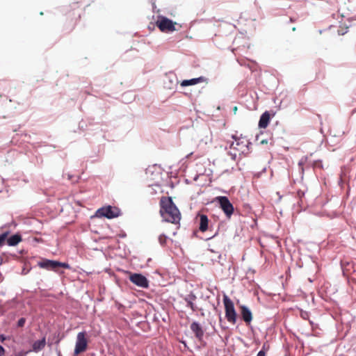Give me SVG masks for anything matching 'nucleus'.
<instances>
[{
    "mask_svg": "<svg viewBox=\"0 0 356 356\" xmlns=\"http://www.w3.org/2000/svg\"><path fill=\"white\" fill-rule=\"evenodd\" d=\"M160 213L163 220L173 224H178L181 213L170 197H162L160 200Z\"/></svg>",
    "mask_w": 356,
    "mask_h": 356,
    "instance_id": "f257e3e1",
    "label": "nucleus"
},
{
    "mask_svg": "<svg viewBox=\"0 0 356 356\" xmlns=\"http://www.w3.org/2000/svg\"><path fill=\"white\" fill-rule=\"evenodd\" d=\"M225 318L229 323L234 325L237 320V314L233 301L226 295L223 296Z\"/></svg>",
    "mask_w": 356,
    "mask_h": 356,
    "instance_id": "f03ea898",
    "label": "nucleus"
},
{
    "mask_svg": "<svg viewBox=\"0 0 356 356\" xmlns=\"http://www.w3.org/2000/svg\"><path fill=\"white\" fill-rule=\"evenodd\" d=\"M38 266L40 268L46 269L47 270H53L58 272L59 268L70 269V266L67 263L60 262L58 261L50 260L47 259H42L38 262Z\"/></svg>",
    "mask_w": 356,
    "mask_h": 356,
    "instance_id": "7ed1b4c3",
    "label": "nucleus"
},
{
    "mask_svg": "<svg viewBox=\"0 0 356 356\" xmlns=\"http://www.w3.org/2000/svg\"><path fill=\"white\" fill-rule=\"evenodd\" d=\"M121 211L120 209L115 207L107 206L103 207L96 211V216L106 217L107 218H114L120 216Z\"/></svg>",
    "mask_w": 356,
    "mask_h": 356,
    "instance_id": "20e7f679",
    "label": "nucleus"
},
{
    "mask_svg": "<svg viewBox=\"0 0 356 356\" xmlns=\"http://www.w3.org/2000/svg\"><path fill=\"white\" fill-rule=\"evenodd\" d=\"M156 25L161 32L169 33L176 30L175 26L176 22L163 16L159 17Z\"/></svg>",
    "mask_w": 356,
    "mask_h": 356,
    "instance_id": "39448f33",
    "label": "nucleus"
},
{
    "mask_svg": "<svg viewBox=\"0 0 356 356\" xmlns=\"http://www.w3.org/2000/svg\"><path fill=\"white\" fill-rule=\"evenodd\" d=\"M216 201L219 204L227 218H230L234 209L229 199L226 196H218L216 197Z\"/></svg>",
    "mask_w": 356,
    "mask_h": 356,
    "instance_id": "423d86ee",
    "label": "nucleus"
},
{
    "mask_svg": "<svg viewBox=\"0 0 356 356\" xmlns=\"http://www.w3.org/2000/svg\"><path fill=\"white\" fill-rule=\"evenodd\" d=\"M232 138L234 140V141H232L229 145V148L236 152L241 153H244L247 148L248 141L243 138H238L235 135H232Z\"/></svg>",
    "mask_w": 356,
    "mask_h": 356,
    "instance_id": "0eeeda50",
    "label": "nucleus"
},
{
    "mask_svg": "<svg viewBox=\"0 0 356 356\" xmlns=\"http://www.w3.org/2000/svg\"><path fill=\"white\" fill-rule=\"evenodd\" d=\"M88 346V341L86 339V333L85 332H79L76 337V341L74 348V354L79 355L86 350Z\"/></svg>",
    "mask_w": 356,
    "mask_h": 356,
    "instance_id": "6e6552de",
    "label": "nucleus"
},
{
    "mask_svg": "<svg viewBox=\"0 0 356 356\" xmlns=\"http://www.w3.org/2000/svg\"><path fill=\"white\" fill-rule=\"evenodd\" d=\"M129 280L138 286L147 289L149 286L147 279L139 273L130 274Z\"/></svg>",
    "mask_w": 356,
    "mask_h": 356,
    "instance_id": "1a4fd4ad",
    "label": "nucleus"
},
{
    "mask_svg": "<svg viewBox=\"0 0 356 356\" xmlns=\"http://www.w3.org/2000/svg\"><path fill=\"white\" fill-rule=\"evenodd\" d=\"M241 314L242 319L246 323V325H249L252 320V314L249 308L245 305H241L240 307Z\"/></svg>",
    "mask_w": 356,
    "mask_h": 356,
    "instance_id": "9d476101",
    "label": "nucleus"
},
{
    "mask_svg": "<svg viewBox=\"0 0 356 356\" xmlns=\"http://www.w3.org/2000/svg\"><path fill=\"white\" fill-rule=\"evenodd\" d=\"M191 330L193 331V332L195 335V337L199 341L202 340V338L204 337V330H202V327L198 323H197V322L192 323L191 325Z\"/></svg>",
    "mask_w": 356,
    "mask_h": 356,
    "instance_id": "9b49d317",
    "label": "nucleus"
},
{
    "mask_svg": "<svg viewBox=\"0 0 356 356\" xmlns=\"http://www.w3.org/2000/svg\"><path fill=\"white\" fill-rule=\"evenodd\" d=\"M270 120V114L268 111H265L260 117L259 121V127L261 129H266Z\"/></svg>",
    "mask_w": 356,
    "mask_h": 356,
    "instance_id": "f8f14e48",
    "label": "nucleus"
},
{
    "mask_svg": "<svg viewBox=\"0 0 356 356\" xmlns=\"http://www.w3.org/2000/svg\"><path fill=\"white\" fill-rule=\"evenodd\" d=\"M204 80H205V79L203 76L191 79L189 80H184L181 82V86L186 87V86H189L195 85L199 83L203 82Z\"/></svg>",
    "mask_w": 356,
    "mask_h": 356,
    "instance_id": "ddd939ff",
    "label": "nucleus"
},
{
    "mask_svg": "<svg viewBox=\"0 0 356 356\" xmlns=\"http://www.w3.org/2000/svg\"><path fill=\"white\" fill-rule=\"evenodd\" d=\"M22 240V236L19 234H14L9 238H6V241L9 246H15Z\"/></svg>",
    "mask_w": 356,
    "mask_h": 356,
    "instance_id": "4468645a",
    "label": "nucleus"
},
{
    "mask_svg": "<svg viewBox=\"0 0 356 356\" xmlns=\"http://www.w3.org/2000/svg\"><path fill=\"white\" fill-rule=\"evenodd\" d=\"M200 216V227L199 229L202 232H204L208 229L209 219L204 214H201Z\"/></svg>",
    "mask_w": 356,
    "mask_h": 356,
    "instance_id": "2eb2a0df",
    "label": "nucleus"
},
{
    "mask_svg": "<svg viewBox=\"0 0 356 356\" xmlns=\"http://www.w3.org/2000/svg\"><path fill=\"white\" fill-rule=\"evenodd\" d=\"M45 344H46L45 338H43L41 340L35 341L33 344V349L35 352L39 351L44 348Z\"/></svg>",
    "mask_w": 356,
    "mask_h": 356,
    "instance_id": "dca6fc26",
    "label": "nucleus"
},
{
    "mask_svg": "<svg viewBox=\"0 0 356 356\" xmlns=\"http://www.w3.org/2000/svg\"><path fill=\"white\" fill-rule=\"evenodd\" d=\"M8 234H9V232H8V231L0 234V247L2 246L5 243L6 239L7 236H8Z\"/></svg>",
    "mask_w": 356,
    "mask_h": 356,
    "instance_id": "f3484780",
    "label": "nucleus"
},
{
    "mask_svg": "<svg viewBox=\"0 0 356 356\" xmlns=\"http://www.w3.org/2000/svg\"><path fill=\"white\" fill-rule=\"evenodd\" d=\"M186 301L187 302V306L189 307L192 309V311L195 312L196 310V308L193 301L191 300H188V298H186Z\"/></svg>",
    "mask_w": 356,
    "mask_h": 356,
    "instance_id": "a211bd4d",
    "label": "nucleus"
},
{
    "mask_svg": "<svg viewBox=\"0 0 356 356\" xmlns=\"http://www.w3.org/2000/svg\"><path fill=\"white\" fill-rule=\"evenodd\" d=\"M26 323V319L24 318H21L18 320L17 325L18 327H22Z\"/></svg>",
    "mask_w": 356,
    "mask_h": 356,
    "instance_id": "6ab92c4d",
    "label": "nucleus"
},
{
    "mask_svg": "<svg viewBox=\"0 0 356 356\" xmlns=\"http://www.w3.org/2000/svg\"><path fill=\"white\" fill-rule=\"evenodd\" d=\"M159 241L161 245H164L166 242V236L165 235L159 236Z\"/></svg>",
    "mask_w": 356,
    "mask_h": 356,
    "instance_id": "aec40b11",
    "label": "nucleus"
},
{
    "mask_svg": "<svg viewBox=\"0 0 356 356\" xmlns=\"http://www.w3.org/2000/svg\"><path fill=\"white\" fill-rule=\"evenodd\" d=\"M264 346H263V349L261 350L257 356H266V352L264 351Z\"/></svg>",
    "mask_w": 356,
    "mask_h": 356,
    "instance_id": "412c9836",
    "label": "nucleus"
},
{
    "mask_svg": "<svg viewBox=\"0 0 356 356\" xmlns=\"http://www.w3.org/2000/svg\"><path fill=\"white\" fill-rule=\"evenodd\" d=\"M5 354L4 348L0 345V356H3Z\"/></svg>",
    "mask_w": 356,
    "mask_h": 356,
    "instance_id": "4be33fe9",
    "label": "nucleus"
},
{
    "mask_svg": "<svg viewBox=\"0 0 356 356\" xmlns=\"http://www.w3.org/2000/svg\"><path fill=\"white\" fill-rule=\"evenodd\" d=\"M237 110H238L237 106H234V107L233 108V111H234V114H236V113Z\"/></svg>",
    "mask_w": 356,
    "mask_h": 356,
    "instance_id": "5701e85b",
    "label": "nucleus"
},
{
    "mask_svg": "<svg viewBox=\"0 0 356 356\" xmlns=\"http://www.w3.org/2000/svg\"><path fill=\"white\" fill-rule=\"evenodd\" d=\"M4 339V337L3 336L0 337V340L3 341Z\"/></svg>",
    "mask_w": 356,
    "mask_h": 356,
    "instance_id": "b1692460",
    "label": "nucleus"
},
{
    "mask_svg": "<svg viewBox=\"0 0 356 356\" xmlns=\"http://www.w3.org/2000/svg\"><path fill=\"white\" fill-rule=\"evenodd\" d=\"M195 298H196V297L195 296H192V300H195Z\"/></svg>",
    "mask_w": 356,
    "mask_h": 356,
    "instance_id": "393cba45",
    "label": "nucleus"
}]
</instances>
